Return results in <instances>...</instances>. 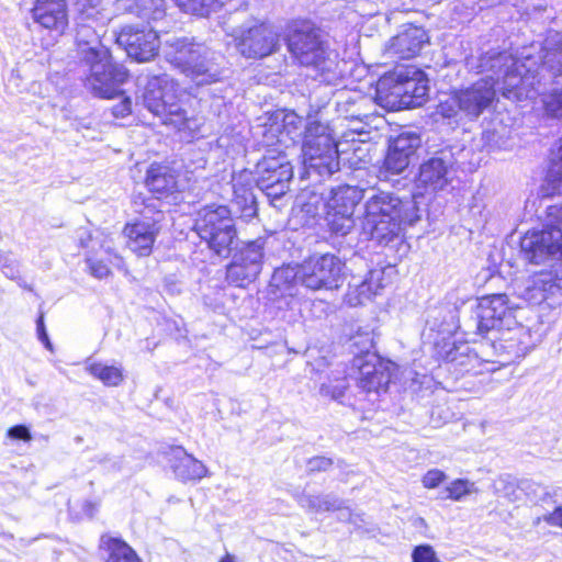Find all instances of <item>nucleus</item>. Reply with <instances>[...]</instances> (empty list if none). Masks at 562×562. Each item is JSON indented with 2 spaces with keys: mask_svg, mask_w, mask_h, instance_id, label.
Segmentation results:
<instances>
[{
  "mask_svg": "<svg viewBox=\"0 0 562 562\" xmlns=\"http://www.w3.org/2000/svg\"><path fill=\"white\" fill-rule=\"evenodd\" d=\"M98 508H99L98 502L85 501L82 504V512L89 518H92L94 516V514L98 512Z\"/></svg>",
  "mask_w": 562,
  "mask_h": 562,
  "instance_id": "59",
  "label": "nucleus"
},
{
  "mask_svg": "<svg viewBox=\"0 0 562 562\" xmlns=\"http://www.w3.org/2000/svg\"><path fill=\"white\" fill-rule=\"evenodd\" d=\"M145 183L150 192L168 195L177 190V173L169 166L151 164L147 169Z\"/></svg>",
  "mask_w": 562,
  "mask_h": 562,
  "instance_id": "29",
  "label": "nucleus"
},
{
  "mask_svg": "<svg viewBox=\"0 0 562 562\" xmlns=\"http://www.w3.org/2000/svg\"><path fill=\"white\" fill-rule=\"evenodd\" d=\"M499 330L501 336L492 341V348L497 356L496 362L509 364L524 358L541 340L538 331L521 324H513Z\"/></svg>",
  "mask_w": 562,
  "mask_h": 562,
  "instance_id": "11",
  "label": "nucleus"
},
{
  "mask_svg": "<svg viewBox=\"0 0 562 562\" xmlns=\"http://www.w3.org/2000/svg\"><path fill=\"white\" fill-rule=\"evenodd\" d=\"M428 42L429 37L424 29L411 25L390 41L386 53L391 57L411 59L417 56Z\"/></svg>",
  "mask_w": 562,
  "mask_h": 562,
  "instance_id": "22",
  "label": "nucleus"
},
{
  "mask_svg": "<svg viewBox=\"0 0 562 562\" xmlns=\"http://www.w3.org/2000/svg\"><path fill=\"white\" fill-rule=\"evenodd\" d=\"M413 215L411 218H408L409 221V224L413 225L415 222L419 221V216L417 215V213H406V215Z\"/></svg>",
  "mask_w": 562,
  "mask_h": 562,
  "instance_id": "60",
  "label": "nucleus"
},
{
  "mask_svg": "<svg viewBox=\"0 0 562 562\" xmlns=\"http://www.w3.org/2000/svg\"><path fill=\"white\" fill-rule=\"evenodd\" d=\"M274 150L260 159L255 167L256 183L262 196L274 209H281L280 202L289 191L290 181L293 178V167L283 153L273 155Z\"/></svg>",
  "mask_w": 562,
  "mask_h": 562,
  "instance_id": "7",
  "label": "nucleus"
},
{
  "mask_svg": "<svg viewBox=\"0 0 562 562\" xmlns=\"http://www.w3.org/2000/svg\"><path fill=\"white\" fill-rule=\"evenodd\" d=\"M132 99L130 97H124L120 103L113 105L112 114L114 117L123 119L132 113Z\"/></svg>",
  "mask_w": 562,
  "mask_h": 562,
  "instance_id": "52",
  "label": "nucleus"
},
{
  "mask_svg": "<svg viewBox=\"0 0 562 562\" xmlns=\"http://www.w3.org/2000/svg\"><path fill=\"white\" fill-rule=\"evenodd\" d=\"M158 231L159 227L154 221H138L127 224L124 234L127 238L128 248L138 256H148L151 252Z\"/></svg>",
  "mask_w": 562,
  "mask_h": 562,
  "instance_id": "26",
  "label": "nucleus"
},
{
  "mask_svg": "<svg viewBox=\"0 0 562 562\" xmlns=\"http://www.w3.org/2000/svg\"><path fill=\"white\" fill-rule=\"evenodd\" d=\"M363 228L380 244L390 243L402 231V224L392 213H366Z\"/></svg>",
  "mask_w": 562,
  "mask_h": 562,
  "instance_id": "28",
  "label": "nucleus"
},
{
  "mask_svg": "<svg viewBox=\"0 0 562 562\" xmlns=\"http://www.w3.org/2000/svg\"><path fill=\"white\" fill-rule=\"evenodd\" d=\"M506 495L509 497L510 501H515L517 498L516 496L512 497L509 493H507Z\"/></svg>",
  "mask_w": 562,
  "mask_h": 562,
  "instance_id": "64",
  "label": "nucleus"
},
{
  "mask_svg": "<svg viewBox=\"0 0 562 562\" xmlns=\"http://www.w3.org/2000/svg\"><path fill=\"white\" fill-rule=\"evenodd\" d=\"M119 9L135 14L148 23L161 21L166 15L165 0H115Z\"/></svg>",
  "mask_w": 562,
  "mask_h": 562,
  "instance_id": "30",
  "label": "nucleus"
},
{
  "mask_svg": "<svg viewBox=\"0 0 562 562\" xmlns=\"http://www.w3.org/2000/svg\"><path fill=\"white\" fill-rule=\"evenodd\" d=\"M164 105H166L164 111L156 115L160 117L162 124L171 125L178 130L186 127L188 120L187 111L178 101L175 92L172 93L170 100H167Z\"/></svg>",
  "mask_w": 562,
  "mask_h": 562,
  "instance_id": "34",
  "label": "nucleus"
},
{
  "mask_svg": "<svg viewBox=\"0 0 562 562\" xmlns=\"http://www.w3.org/2000/svg\"><path fill=\"white\" fill-rule=\"evenodd\" d=\"M514 293L529 304H540L559 291L555 274L542 270L526 278L516 279L513 283Z\"/></svg>",
  "mask_w": 562,
  "mask_h": 562,
  "instance_id": "20",
  "label": "nucleus"
},
{
  "mask_svg": "<svg viewBox=\"0 0 562 562\" xmlns=\"http://www.w3.org/2000/svg\"><path fill=\"white\" fill-rule=\"evenodd\" d=\"M175 92V82L166 74L148 78L142 94L143 105L155 116L161 113L167 100H170Z\"/></svg>",
  "mask_w": 562,
  "mask_h": 562,
  "instance_id": "23",
  "label": "nucleus"
},
{
  "mask_svg": "<svg viewBox=\"0 0 562 562\" xmlns=\"http://www.w3.org/2000/svg\"><path fill=\"white\" fill-rule=\"evenodd\" d=\"M177 5L184 12L194 15L206 16L211 12L221 9L225 0H175Z\"/></svg>",
  "mask_w": 562,
  "mask_h": 562,
  "instance_id": "36",
  "label": "nucleus"
},
{
  "mask_svg": "<svg viewBox=\"0 0 562 562\" xmlns=\"http://www.w3.org/2000/svg\"><path fill=\"white\" fill-rule=\"evenodd\" d=\"M501 54L488 52L482 55L479 58L477 72H491V75L465 88L453 91L446 100L440 101L437 113L445 119L459 123L462 121L474 122L485 112L494 110L498 102L496 85H499L503 92L506 67L483 69L481 61L485 56Z\"/></svg>",
  "mask_w": 562,
  "mask_h": 562,
  "instance_id": "2",
  "label": "nucleus"
},
{
  "mask_svg": "<svg viewBox=\"0 0 562 562\" xmlns=\"http://www.w3.org/2000/svg\"><path fill=\"white\" fill-rule=\"evenodd\" d=\"M447 479V475L443 471L439 469H431L425 473V475L422 479L423 486L425 488H436L438 487L442 482H445Z\"/></svg>",
  "mask_w": 562,
  "mask_h": 562,
  "instance_id": "49",
  "label": "nucleus"
},
{
  "mask_svg": "<svg viewBox=\"0 0 562 562\" xmlns=\"http://www.w3.org/2000/svg\"><path fill=\"white\" fill-rule=\"evenodd\" d=\"M67 25L65 0H37V35L44 48L53 46Z\"/></svg>",
  "mask_w": 562,
  "mask_h": 562,
  "instance_id": "15",
  "label": "nucleus"
},
{
  "mask_svg": "<svg viewBox=\"0 0 562 562\" xmlns=\"http://www.w3.org/2000/svg\"><path fill=\"white\" fill-rule=\"evenodd\" d=\"M411 159L395 150L392 146H389L387 154L384 159L383 167L380 169V178L390 180L391 176L403 173L411 164Z\"/></svg>",
  "mask_w": 562,
  "mask_h": 562,
  "instance_id": "35",
  "label": "nucleus"
},
{
  "mask_svg": "<svg viewBox=\"0 0 562 562\" xmlns=\"http://www.w3.org/2000/svg\"><path fill=\"white\" fill-rule=\"evenodd\" d=\"M302 158V178L315 176L316 180H321L339 171L338 145L328 125L308 121L303 136Z\"/></svg>",
  "mask_w": 562,
  "mask_h": 562,
  "instance_id": "6",
  "label": "nucleus"
},
{
  "mask_svg": "<svg viewBox=\"0 0 562 562\" xmlns=\"http://www.w3.org/2000/svg\"><path fill=\"white\" fill-rule=\"evenodd\" d=\"M87 370L91 375L109 386H116L123 381L122 370L114 366L92 363L87 368Z\"/></svg>",
  "mask_w": 562,
  "mask_h": 562,
  "instance_id": "37",
  "label": "nucleus"
},
{
  "mask_svg": "<svg viewBox=\"0 0 562 562\" xmlns=\"http://www.w3.org/2000/svg\"><path fill=\"white\" fill-rule=\"evenodd\" d=\"M518 306L512 303L507 294H490L479 299L477 303V329L480 333L502 330L515 324L514 308Z\"/></svg>",
  "mask_w": 562,
  "mask_h": 562,
  "instance_id": "14",
  "label": "nucleus"
},
{
  "mask_svg": "<svg viewBox=\"0 0 562 562\" xmlns=\"http://www.w3.org/2000/svg\"><path fill=\"white\" fill-rule=\"evenodd\" d=\"M8 438L12 440L32 441L30 429L23 425L13 426L8 430Z\"/></svg>",
  "mask_w": 562,
  "mask_h": 562,
  "instance_id": "51",
  "label": "nucleus"
},
{
  "mask_svg": "<svg viewBox=\"0 0 562 562\" xmlns=\"http://www.w3.org/2000/svg\"><path fill=\"white\" fill-rule=\"evenodd\" d=\"M101 541L109 552L106 562H140L135 551L124 541L105 537Z\"/></svg>",
  "mask_w": 562,
  "mask_h": 562,
  "instance_id": "33",
  "label": "nucleus"
},
{
  "mask_svg": "<svg viewBox=\"0 0 562 562\" xmlns=\"http://www.w3.org/2000/svg\"><path fill=\"white\" fill-rule=\"evenodd\" d=\"M234 203L239 211H258V196L250 187L239 186L234 179Z\"/></svg>",
  "mask_w": 562,
  "mask_h": 562,
  "instance_id": "43",
  "label": "nucleus"
},
{
  "mask_svg": "<svg viewBox=\"0 0 562 562\" xmlns=\"http://www.w3.org/2000/svg\"><path fill=\"white\" fill-rule=\"evenodd\" d=\"M346 387L347 385L344 381L334 386L323 384L321 386V393L324 396H329L333 400H339L344 395Z\"/></svg>",
  "mask_w": 562,
  "mask_h": 562,
  "instance_id": "53",
  "label": "nucleus"
},
{
  "mask_svg": "<svg viewBox=\"0 0 562 562\" xmlns=\"http://www.w3.org/2000/svg\"><path fill=\"white\" fill-rule=\"evenodd\" d=\"M537 58L526 50L520 58L509 54L485 56L483 69L506 67L503 97L513 101L542 95L548 113L562 117V38L555 33L548 36Z\"/></svg>",
  "mask_w": 562,
  "mask_h": 562,
  "instance_id": "1",
  "label": "nucleus"
},
{
  "mask_svg": "<svg viewBox=\"0 0 562 562\" xmlns=\"http://www.w3.org/2000/svg\"><path fill=\"white\" fill-rule=\"evenodd\" d=\"M445 492L447 495L442 496V498L460 502L464 497L477 493L479 488L474 482L465 479H457L446 486Z\"/></svg>",
  "mask_w": 562,
  "mask_h": 562,
  "instance_id": "42",
  "label": "nucleus"
},
{
  "mask_svg": "<svg viewBox=\"0 0 562 562\" xmlns=\"http://www.w3.org/2000/svg\"><path fill=\"white\" fill-rule=\"evenodd\" d=\"M116 42L127 55L137 61H148L158 53L160 41L155 29L125 26L119 33Z\"/></svg>",
  "mask_w": 562,
  "mask_h": 562,
  "instance_id": "18",
  "label": "nucleus"
},
{
  "mask_svg": "<svg viewBox=\"0 0 562 562\" xmlns=\"http://www.w3.org/2000/svg\"><path fill=\"white\" fill-rule=\"evenodd\" d=\"M396 74H402L401 80L404 90L407 91L404 97L412 108L422 106L428 98V78L426 74L415 66H401L395 68Z\"/></svg>",
  "mask_w": 562,
  "mask_h": 562,
  "instance_id": "24",
  "label": "nucleus"
},
{
  "mask_svg": "<svg viewBox=\"0 0 562 562\" xmlns=\"http://www.w3.org/2000/svg\"><path fill=\"white\" fill-rule=\"evenodd\" d=\"M37 339L44 344L46 349H48L49 351H53V345L48 338L47 333L45 331L42 318L37 319Z\"/></svg>",
  "mask_w": 562,
  "mask_h": 562,
  "instance_id": "58",
  "label": "nucleus"
},
{
  "mask_svg": "<svg viewBox=\"0 0 562 562\" xmlns=\"http://www.w3.org/2000/svg\"><path fill=\"white\" fill-rule=\"evenodd\" d=\"M333 464L331 459L326 457H314L308 460L307 468L311 472L316 471H326L328 470Z\"/></svg>",
  "mask_w": 562,
  "mask_h": 562,
  "instance_id": "54",
  "label": "nucleus"
},
{
  "mask_svg": "<svg viewBox=\"0 0 562 562\" xmlns=\"http://www.w3.org/2000/svg\"><path fill=\"white\" fill-rule=\"evenodd\" d=\"M352 213H326V222L335 234L346 235L353 226Z\"/></svg>",
  "mask_w": 562,
  "mask_h": 562,
  "instance_id": "44",
  "label": "nucleus"
},
{
  "mask_svg": "<svg viewBox=\"0 0 562 562\" xmlns=\"http://www.w3.org/2000/svg\"><path fill=\"white\" fill-rule=\"evenodd\" d=\"M288 49L301 66L311 68L327 85L341 76L338 53L331 49L322 31L310 21L293 22L286 34Z\"/></svg>",
  "mask_w": 562,
  "mask_h": 562,
  "instance_id": "3",
  "label": "nucleus"
},
{
  "mask_svg": "<svg viewBox=\"0 0 562 562\" xmlns=\"http://www.w3.org/2000/svg\"><path fill=\"white\" fill-rule=\"evenodd\" d=\"M220 562H234V557L229 553H226V555Z\"/></svg>",
  "mask_w": 562,
  "mask_h": 562,
  "instance_id": "61",
  "label": "nucleus"
},
{
  "mask_svg": "<svg viewBox=\"0 0 562 562\" xmlns=\"http://www.w3.org/2000/svg\"><path fill=\"white\" fill-rule=\"evenodd\" d=\"M546 211H562V205L561 206L548 205V206H546Z\"/></svg>",
  "mask_w": 562,
  "mask_h": 562,
  "instance_id": "62",
  "label": "nucleus"
},
{
  "mask_svg": "<svg viewBox=\"0 0 562 562\" xmlns=\"http://www.w3.org/2000/svg\"><path fill=\"white\" fill-rule=\"evenodd\" d=\"M562 191V136L558 139L555 148L551 150V158L544 183L538 193V209H544L546 202L554 194Z\"/></svg>",
  "mask_w": 562,
  "mask_h": 562,
  "instance_id": "27",
  "label": "nucleus"
},
{
  "mask_svg": "<svg viewBox=\"0 0 562 562\" xmlns=\"http://www.w3.org/2000/svg\"><path fill=\"white\" fill-rule=\"evenodd\" d=\"M229 36L236 50L245 58L261 59L280 49V36L267 23L243 24L234 27Z\"/></svg>",
  "mask_w": 562,
  "mask_h": 562,
  "instance_id": "8",
  "label": "nucleus"
},
{
  "mask_svg": "<svg viewBox=\"0 0 562 562\" xmlns=\"http://www.w3.org/2000/svg\"><path fill=\"white\" fill-rule=\"evenodd\" d=\"M89 268L91 273L98 279H103L110 274L109 267L101 261L89 260Z\"/></svg>",
  "mask_w": 562,
  "mask_h": 562,
  "instance_id": "56",
  "label": "nucleus"
},
{
  "mask_svg": "<svg viewBox=\"0 0 562 562\" xmlns=\"http://www.w3.org/2000/svg\"><path fill=\"white\" fill-rule=\"evenodd\" d=\"M307 123L304 124V119L293 111L279 110L266 123V134H270L271 138L276 137L277 143H283L284 136L294 140L302 134V127H305Z\"/></svg>",
  "mask_w": 562,
  "mask_h": 562,
  "instance_id": "25",
  "label": "nucleus"
},
{
  "mask_svg": "<svg viewBox=\"0 0 562 562\" xmlns=\"http://www.w3.org/2000/svg\"><path fill=\"white\" fill-rule=\"evenodd\" d=\"M402 74H396L395 69L382 76L375 88L376 102L389 111H400L411 109L412 105L404 98L407 93L402 85Z\"/></svg>",
  "mask_w": 562,
  "mask_h": 562,
  "instance_id": "21",
  "label": "nucleus"
},
{
  "mask_svg": "<svg viewBox=\"0 0 562 562\" xmlns=\"http://www.w3.org/2000/svg\"><path fill=\"white\" fill-rule=\"evenodd\" d=\"M413 562H441L434 548L429 544H420L412 552Z\"/></svg>",
  "mask_w": 562,
  "mask_h": 562,
  "instance_id": "47",
  "label": "nucleus"
},
{
  "mask_svg": "<svg viewBox=\"0 0 562 562\" xmlns=\"http://www.w3.org/2000/svg\"><path fill=\"white\" fill-rule=\"evenodd\" d=\"M363 198V191L357 187L341 186L333 189L324 201L323 196L310 191L299 195L300 211H318L321 205L326 211H353Z\"/></svg>",
  "mask_w": 562,
  "mask_h": 562,
  "instance_id": "16",
  "label": "nucleus"
},
{
  "mask_svg": "<svg viewBox=\"0 0 562 562\" xmlns=\"http://www.w3.org/2000/svg\"><path fill=\"white\" fill-rule=\"evenodd\" d=\"M363 355L353 359V367L358 369V384L366 392H376L389 382V374L374 352L373 341L369 336L363 337Z\"/></svg>",
  "mask_w": 562,
  "mask_h": 562,
  "instance_id": "19",
  "label": "nucleus"
},
{
  "mask_svg": "<svg viewBox=\"0 0 562 562\" xmlns=\"http://www.w3.org/2000/svg\"><path fill=\"white\" fill-rule=\"evenodd\" d=\"M544 521L554 527L562 528V506L543 517Z\"/></svg>",
  "mask_w": 562,
  "mask_h": 562,
  "instance_id": "57",
  "label": "nucleus"
},
{
  "mask_svg": "<svg viewBox=\"0 0 562 562\" xmlns=\"http://www.w3.org/2000/svg\"><path fill=\"white\" fill-rule=\"evenodd\" d=\"M481 140L488 150L501 149L505 145L504 137L495 130H484Z\"/></svg>",
  "mask_w": 562,
  "mask_h": 562,
  "instance_id": "48",
  "label": "nucleus"
},
{
  "mask_svg": "<svg viewBox=\"0 0 562 562\" xmlns=\"http://www.w3.org/2000/svg\"><path fill=\"white\" fill-rule=\"evenodd\" d=\"M456 164L451 150L442 149L419 167L417 188H424L426 192H436L445 189L453 177Z\"/></svg>",
  "mask_w": 562,
  "mask_h": 562,
  "instance_id": "17",
  "label": "nucleus"
},
{
  "mask_svg": "<svg viewBox=\"0 0 562 562\" xmlns=\"http://www.w3.org/2000/svg\"><path fill=\"white\" fill-rule=\"evenodd\" d=\"M344 269L345 263L333 254L312 256L301 265V283L314 291L338 289Z\"/></svg>",
  "mask_w": 562,
  "mask_h": 562,
  "instance_id": "9",
  "label": "nucleus"
},
{
  "mask_svg": "<svg viewBox=\"0 0 562 562\" xmlns=\"http://www.w3.org/2000/svg\"><path fill=\"white\" fill-rule=\"evenodd\" d=\"M165 55L167 61L191 78L196 86L217 82L223 77L221 67L214 63V53L193 38L167 40Z\"/></svg>",
  "mask_w": 562,
  "mask_h": 562,
  "instance_id": "5",
  "label": "nucleus"
},
{
  "mask_svg": "<svg viewBox=\"0 0 562 562\" xmlns=\"http://www.w3.org/2000/svg\"><path fill=\"white\" fill-rule=\"evenodd\" d=\"M420 136L415 132H403L395 137L390 146L395 150L405 154L411 160L414 158L416 150L420 147Z\"/></svg>",
  "mask_w": 562,
  "mask_h": 562,
  "instance_id": "40",
  "label": "nucleus"
},
{
  "mask_svg": "<svg viewBox=\"0 0 562 562\" xmlns=\"http://www.w3.org/2000/svg\"><path fill=\"white\" fill-rule=\"evenodd\" d=\"M0 270L9 279L18 280L20 278L19 263L11 255H0Z\"/></svg>",
  "mask_w": 562,
  "mask_h": 562,
  "instance_id": "46",
  "label": "nucleus"
},
{
  "mask_svg": "<svg viewBox=\"0 0 562 562\" xmlns=\"http://www.w3.org/2000/svg\"><path fill=\"white\" fill-rule=\"evenodd\" d=\"M194 228L217 256L228 257L236 238V229L229 216H223L221 213H204L195 221Z\"/></svg>",
  "mask_w": 562,
  "mask_h": 562,
  "instance_id": "12",
  "label": "nucleus"
},
{
  "mask_svg": "<svg viewBox=\"0 0 562 562\" xmlns=\"http://www.w3.org/2000/svg\"><path fill=\"white\" fill-rule=\"evenodd\" d=\"M395 273V267L385 266L370 270L366 280L370 283V288H373L374 294L379 295L384 288L392 283Z\"/></svg>",
  "mask_w": 562,
  "mask_h": 562,
  "instance_id": "39",
  "label": "nucleus"
},
{
  "mask_svg": "<svg viewBox=\"0 0 562 562\" xmlns=\"http://www.w3.org/2000/svg\"><path fill=\"white\" fill-rule=\"evenodd\" d=\"M324 512L348 509L345 502L334 495H323Z\"/></svg>",
  "mask_w": 562,
  "mask_h": 562,
  "instance_id": "55",
  "label": "nucleus"
},
{
  "mask_svg": "<svg viewBox=\"0 0 562 562\" xmlns=\"http://www.w3.org/2000/svg\"><path fill=\"white\" fill-rule=\"evenodd\" d=\"M374 296L376 295L373 292V288H370V283L364 279L358 283L349 284L345 300L350 306H359L370 302Z\"/></svg>",
  "mask_w": 562,
  "mask_h": 562,
  "instance_id": "38",
  "label": "nucleus"
},
{
  "mask_svg": "<svg viewBox=\"0 0 562 562\" xmlns=\"http://www.w3.org/2000/svg\"><path fill=\"white\" fill-rule=\"evenodd\" d=\"M173 472L182 481H195L206 476L207 469L201 461L181 451L173 464Z\"/></svg>",
  "mask_w": 562,
  "mask_h": 562,
  "instance_id": "31",
  "label": "nucleus"
},
{
  "mask_svg": "<svg viewBox=\"0 0 562 562\" xmlns=\"http://www.w3.org/2000/svg\"><path fill=\"white\" fill-rule=\"evenodd\" d=\"M272 281L279 288L283 284H291L296 281L301 282V266H285L277 269L272 276Z\"/></svg>",
  "mask_w": 562,
  "mask_h": 562,
  "instance_id": "45",
  "label": "nucleus"
},
{
  "mask_svg": "<svg viewBox=\"0 0 562 562\" xmlns=\"http://www.w3.org/2000/svg\"><path fill=\"white\" fill-rule=\"evenodd\" d=\"M79 54L85 67V87L95 97L112 99L122 93L121 87L128 78V70L113 60L110 49L94 41V44L79 42Z\"/></svg>",
  "mask_w": 562,
  "mask_h": 562,
  "instance_id": "4",
  "label": "nucleus"
},
{
  "mask_svg": "<svg viewBox=\"0 0 562 562\" xmlns=\"http://www.w3.org/2000/svg\"><path fill=\"white\" fill-rule=\"evenodd\" d=\"M366 211H401V200L392 193L382 191L369 198Z\"/></svg>",
  "mask_w": 562,
  "mask_h": 562,
  "instance_id": "41",
  "label": "nucleus"
},
{
  "mask_svg": "<svg viewBox=\"0 0 562 562\" xmlns=\"http://www.w3.org/2000/svg\"><path fill=\"white\" fill-rule=\"evenodd\" d=\"M299 503L303 508L313 513L324 512L323 495H302Z\"/></svg>",
  "mask_w": 562,
  "mask_h": 562,
  "instance_id": "50",
  "label": "nucleus"
},
{
  "mask_svg": "<svg viewBox=\"0 0 562 562\" xmlns=\"http://www.w3.org/2000/svg\"><path fill=\"white\" fill-rule=\"evenodd\" d=\"M520 245L530 262L539 265L549 259H562V226L550 225L541 231L528 232Z\"/></svg>",
  "mask_w": 562,
  "mask_h": 562,
  "instance_id": "13",
  "label": "nucleus"
},
{
  "mask_svg": "<svg viewBox=\"0 0 562 562\" xmlns=\"http://www.w3.org/2000/svg\"><path fill=\"white\" fill-rule=\"evenodd\" d=\"M501 2H502V0H491L490 1L491 4H496V3H501Z\"/></svg>",
  "mask_w": 562,
  "mask_h": 562,
  "instance_id": "63",
  "label": "nucleus"
},
{
  "mask_svg": "<svg viewBox=\"0 0 562 562\" xmlns=\"http://www.w3.org/2000/svg\"><path fill=\"white\" fill-rule=\"evenodd\" d=\"M342 97L344 94L340 95L341 99L337 105L338 111L344 113L347 119L363 121L370 116L371 113L367 111V108L372 105L370 98L360 94Z\"/></svg>",
  "mask_w": 562,
  "mask_h": 562,
  "instance_id": "32",
  "label": "nucleus"
},
{
  "mask_svg": "<svg viewBox=\"0 0 562 562\" xmlns=\"http://www.w3.org/2000/svg\"><path fill=\"white\" fill-rule=\"evenodd\" d=\"M265 245L266 240L258 238L244 244L234 254L226 268V279L231 284L245 288L258 278L262 270Z\"/></svg>",
  "mask_w": 562,
  "mask_h": 562,
  "instance_id": "10",
  "label": "nucleus"
}]
</instances>
